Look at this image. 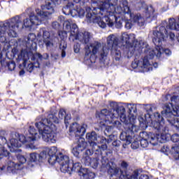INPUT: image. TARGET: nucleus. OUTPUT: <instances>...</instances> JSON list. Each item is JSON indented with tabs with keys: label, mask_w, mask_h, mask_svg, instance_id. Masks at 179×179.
I'll return each mask as SVG.
<instances>
[{
	"label": "nucleus",
	"mask_w": 179,
	"mask_h": 179,
	"mask_svg": "<svg viewBox=\"0 0 179 179\" xmlns=\"http://www.w3.org/2000/svg\"><path fill=\"white\" fill-rule=\"evenodd\" d=\"M79 47L80 45L78 43L74 45V52H76V54H78V52H79L80 51Z\"/></svg>",
	"instance_id": "obj_63"
},
{
	"label": "nucleus",
	"mask_w": 179,
	"mask_h": 179,
	"mask_svg": "<svg viewBox=\"0 0 179 179\" xmlns=\"http://www.w3.org/2000/svg\"><path fill=\"white\" fill-rule=\"evenodd\" d=\"M15 69L16 63L14 61L6 62V59H2V55H0V72H5L6 69L12 71Z\"/></svg>",
	"instance_id": "obj_25"
},
{
	"label": "nucleus",
	"mask_w": 179,
	"mask_h": 179,
	"mask_svg": "<svg viewBox=\"0 0 179 179\" xmlns=\"http://www.w3.org/2000/svg\"><path fill=\"white\" fill-rule=\"evenodd\" d=\"M93 153H94L93 150L87 149L85 150V156L83 157V163H84L85 166H90L92 161V158L90 156H92Z\"/></svg>",
	"instance_id": "obj_33"
},
{
	"label": "nucleus",
	"mask_w": 179,
	"mask_h": 179,
	"mask_svg": "<svg viewBox=\"0 0 179 179\" xmlns=\"http://www.w3.org/2000/svg\"><path fill=\"white\" fill-rule=\"evenodd\" d=\"M63 27H64L65 31L69 33L72 29V24H71L69 21H64L63 22Z\"/></svg>",
	"instance_id": "obj_47"
},
{
	"label": "nucleus",
	"mask_w": 179,
	"mask_h": 179,
	"mask_svg": "<svg viewBox=\"0 0 179 179\" xmlns=\"http://www.w3.org/2000/svg\"><path fill=\"white\" fill-rule=\"evenodd\" d=\"M122 41L125 43L127 48H139L141 47V43L135 38V34H123L122 35Z\"/></svg>",
	"instance_id": "obj_18"
},
{
	"label": "nucleus",
	"mask_w": 179,
	"mask_h": 179,
	"mask_svg": "<svg viewBox=\"0 0 179 179\" xmlns=\"http://www.w3.org/2000/svg\"><path fill=\"white\" fill-rule=\"evenodd\" d=\"M96 118L99 120H104L111 124L114 122V120H117V118H120L118 114L115 116V113H113V112L108 110V109H102L101 111L96 112Z\"/></svg>",
	"instance_id": "obj_17"
},
{
	"label": "nucleus",
	"mask_w": 179,
	"mask_h": 179,
	"mask_svg": "<svg viewBox=\"0 0 179 179\" xmlns=\"http://www.w3.org/2000/svg\"><path fill=\"white\" fill-rule=\"evenodd\" d=\"M37 40L41 41L43 40L46 47H51L54 45L52 43V38H51V34L47 31L45 28H41L39 32L37 34Z\"/></svg>",
	"instance_id": "obj_19"
},
{
	"label": "nucleus",
	"mask_w": 179,
	"mask_h": 179,
	"mask_svg": "<svg viewBox=\"0 0 179 179\" xmlns=\"http://www.w3.org/2000/svg\"><path fill=\"white\" fill-rule=\"evenodd\" d=\"M86 139L88 141L90 145H92V150L94 152V147L97 145V134L96 131H92L91 133H87Z\"/></svg>",
	"instance_id": "obj_29"
},
{
	"label": "nucleus",
	"mask_w": 179,
	"mask_h": 179,
	"mask_svg": "<svg viewBox=\"0 0 179 179\" xmlns=\"http://www.w3.org/2000/svg\"><path fill=\"white\" fill-rule=\"evenodd\" d=\"M74 3H80L82 6H85V3H89V0H73Z\"/></svg>",
	"instance_id": "obj_56"
},
{
	"label": "nucleus",
	"mask_w": 179,
	"mask_h": 179,
	"mask_svg": "<svg viewBox=\"0 0 179 179\" xmlns=\"http://www.w3.org/2000/svg\"><path fill=\"white\" fill-rule=\"evenodd\" d=\"M66 115V110H65V109L64 108H60L58 113L59 118H60V120H64Z\"/></svg>",
	"instance_id": "obj_50"
},
{
	"label": "nucleus",
	"mask_w": 179,
	"mask_h": 179,
	"mask_svg": "<svg viewBox=\"0 0 179 179\" xmlns=\"http://www.w3.org/2000/svg\"><path fill=\"white\" fill-rule=\"evenodd\" d=\"M148 136V141H150V143L152 145V146H156L159 143H166V142H167V134H161L160 135L149 132Z\"/></svg>",
	"instance_id": "obj_23"
},
{
	"label": "nucleus",
	"mask_w": 179,
	"mask_h": 179,
	"mask_svg": "<svg viewBox=\"0 0 179 179\" xmlns=\"http://www.w3.org/2000/svg\"><path fill=\"white\" fill-rule=\"evenodd\" d=\"M27 44L31 50H37V43H36V34H29L27 37Z\"/></svg>",
	"instance_id": "obj_31"
},
{
	"label": "nucleus",
	"mask_w": 179,
	"mask_h": 179,
	"mask_svg": "<svg viewBox=\"0 0 179 179\" xmlns=\"http://www.w3.org/2000/svg\"><path fill=\"white\" fill-rule=\"evenodd\" d=\"M8 143V141L6 140V138L1 136H0V146H3V145H6Z\"/></svg>",
	"instance_id": "obj_58"
},
{
	"label": "nucleus",
	"mask_w": 179,
	"mask_h": 179,
	"mask_svg": "<svg viewBox=\"0 0 179 179\" xmlns=\"http://www.w3.org/2000/svg\"><path fill=\"white\" fill-rule=\"evenodd\" d=\"M19 167H20V164L15 163L12 161H8V165H3L1 167L0 166V170L3 171L7 169V173H12L15 174L17 170H19Z\"/></svg>",
	"instance_id": "obj_26"
},
{
	"label": "nucleus",
	"mask_w": 179,
	"mask_h": 179,
	"mask_svg": "<svg viewBox=\"0 0 179 179\" xmlns=\"http://www.w3.org/2000/svg\"><path fill=\"white\" fill-rule=\"evenodd\" d=\"M99 127H100V128H104L105 127H107L106 122L107 120H99Z\"/></svg>",
	"instance_id": "obj_59"
},
{
	"label": "nucleus",
	"mask_w": 179,
	"mask_h": 179,
	"mask_svg": "<svg viewBox=\"0 0 179 179\" xmlns=\"http://www.w3.org/2000/svg\"><path fill=\"white\" fill-rule=\"evenodd\" d=\"M62 173H68L72 174V173H78L80 177H83L84 179H92L94 178V173L90 171L88 169L82 168V164L80 162H71L69 157V162H64L62 166L60 167Z\"/></svg>",
	"instance_id": "obj_7"
},
{
	"label": "nucleus",
	"mask_w": 179,
	"mask_h": 179,
	"mask_svg": "<svg viewBox=\"0 0 179 179\" xmlns=\"http://www.w3.org/2000/svg\"><path fill=\"white\" fill-rule=\"evenodd\" d=\"M122 6H123V10H124V15L126 13H129V11L131 10V8L128 6V1L124 0L122 1Z\"/></svg>",
	"instance_id": "obj_46"
},
{
	"label": "nucleus",
	"mask_w": 179,
	"mask_h": 179,
	"mask_svg": "<svg viewBox=\"0 0 179 179\" xmlns=\"http://www.w3.org/2000/svg\"><path fill=\"white\" fill-rule=\"evenodd\" d=\"M145 110H146L147 113L143 117H139L138 121L140 122V128L145 130L148 127H152L157 131V132H160V131H166V127L164 118L160 113H155L154 118L152 120V114L153 113V106L152 105H145Z\"/></svg>",
	"instance_id": "obj_2"
},
{
	"label": "nucleus",
	"mask_w": 179,
	"mask_h": 179,
	"mask_svg": "<svg viewBox=\"0 0 179 179\" xmlns=\"http://www.w3.org/2000/svg\"><path fill=\"white\" fill-rule=\"evenodd\" d=\"M55 124H59V119L55 114L49 113L47 118H43L41 122L35 123V127L44 142L48 143H55L57 142V127Z\"/></svg>",
	"instance_id": "obj_1"
},
{
	"label": "nucleus",
	"mask_w": 179,
	"mask_h": 179,
	"mask_svg": "<svg viewBox=\"0 0 179 179\" xmlns=\"http://www.w3.org/2000/svg\"><path fill=\"white\" fill-rule=\"evenodd\" d=\"M29 160L31 163H36V164H38V163H43L44 157L41 156V154L33 152L30 154Z\"/></svg>",
	"instance_id": "obj_35"
},
{
	"label": "nucleus",
	"mask_w": 179,
	"mask_h": 179,
	"mask_svg": "<svg viewBox=\"0 0 179 179\" xmlns=\"http://www.w3.org/2000/svg\"><path fill=\"white\" fill-rule=\"evenodd\" d=\"M55 3L53 2H48L45 6V11L41 10L40 8L36 9V15L41 19H45L50 15H52L55 12Z\"/></svg>",
	"instance_id": "obj_20"
},
{
	"label": "nucleus",
	"mask_w": 179,
	"mask_h": 179,
	"mask_svg": "<svg viewBox=\"0 0 179 179\" xmlns=\"http://www.w3.org/2000/svg\"><path fill=\"white\" fill-rule=\"evenodd\" d=\"M41 19L38 15H36L34 13L29 14V17L24 20V26L27 29L33 27V26H38L41 23Z\"/></svg>",
	"instance_id": "obj_24"
},
{
	"label": "nucleus",
	"mask_w": 179,
	"mask_h": 179,
	"mask_svg": "<svg viewBox=\"0 0 179 179\" xmlns=\"http://www.w3.org/2000/svg\"><path fill=\"white\" fill-rule=\"evenodd\" d=\"M155 8H153V6L152 5L147 6L145 8V13L147 19L152 17V16L155 15Z\"/></svg>",
	"instance_id": "obj_39"
},
{
	"label": "nucleus",
	"mask_w": 179,
	"mask_h": 179,
	"mask_svg": "<svg viewBox=\"0 0 179 179\" xmlns=\"http://www.w3.org/2000/svg\"><path fill=\"white\" fill-rule=\"evenodd\" d=\"M128 108L129 114H132V113L135 114L136 113H137L136 106H135V105L129 103V106H128Z\"/></svg>",
	"instance_id": "obj_51"
},
{
	"label": "nucleus",
	"mask_w": 179,
	"mask_h": 179,
	"mask_svg": "<svg viewBox=\"0 0 179 179\" xmlns=\"http://www.w3.org/2000/svg\"><path fill=\"white\" fill-rule=\"evenodd\" d=\"M52 29H55V30H58V29L61 27V24L57 21H55L52 23Z\"/></svg>",
	"instance_id": "obj_57"
},
{
	"label": "nucleus",
	"mask_w": 179,
	"mask_h": 179,
	"mask_svg": "<svg viewBox=\"0 0 179 179\" xmlns=\"http://www.w3.org/2000/svg\"><path fill=\"white\" fill-rule=\"evenodd\" d=\"M101 47V43L99 42H95L94 44L90 45V47L87 46L85 48V55L84 59L85 61H90L91 64H95L97 60V52H99V48ZM92 48V50H90Z\"/></svg>",
	"instance_id": "obj_15"
},
{
	"label": "nucleus",
	"mask_w": 179,
	"mask_h": 179,
	"mask_svg": "<svg viewBox=\"0 0 179 179\" xmlns=\"http://www.w3.org/2000/svg\"><path fill=\"white\" fill-rule=\"evenodd\" d=\"M75 2L69 3L66 7L63 8V13L64 15H71L73 17L78 16V7L76 8L71 9V6H75Z\"/></svg>",
	"instance_id": "obj_27"
},
{
	"label": "nucleus",
	"mask_w": 179,
	"mask_h": 179,
	"mask_svg": "<svg viewBox=\"0 0 179 179\" xmlns=\"http://www.w3.org/2000/svg\"><path fill=\"white\" fill-rule=\"evenodd\" d=\"M171 146L172 145H169L167 144H165L161 149V151L163 152V153H166V155H169L171 154Z\"/></svg>",
	"instance_id": "obj_44"
},
{
	"label": "nucleus",
	"mask_w": 179,
	"mask_h": 179,
	"mask_svg": "<svg viewBox=\"0 0 179 179\" xmlns=\"http://www.w3.org/2000/svg\"><path fill=\"white\" fill-rule=\"evenodd\" d=\"M110 106L117 114L121 122H125L126 124L128 122L127 115H125V108L123 106H120L117 102L112 101L110 103Z\"/></svg>",
	"instance_id": "obj_22"
},
{
	"label": "nucleus",
	"mask_w": 179,
	"mask_h": 179,
	"mask_svg": "<svg viewBox=\"0 0 179 179\" xmlns=\"http://www.w3.org/2000/svg\"><path fill=\"white\" fill-rule=\"evenodd\" d=\"M69 132L70 134H74L76 138L78 139L77 145L72 150V153L76 157L80 159L83 150L86 149V146L87 145V143H86L85 138H82L86 134V128L77 122H74L70 126Z\"/></svg>",
	"instance_id": "obj_5"
},
{
	"label": "nucleus",
	"mask_w": 179,
	"mask_h": 179,
	"mask_svg": "<svg viewBox=\"0 0 179 179\" xmlns=\"http://www.w3.org/2000/svg\"><path fill=\"white\" fill-rule=\"evenodd\" d=\"M131 143L132 149H138L139 148V141H134Z\"/></svg>",
	"instance_id": "obj_61"
},
{
	"label": "nucleus",
	"mask_w": 179,
	"mask_h": 179,
	"mask_svg": "<svg viewBox=\"0 0 179 179\" xmlns=\"http://www.w3.org/2000/svg\"><path fill=\"white\" fill-rule=\"evenodd\" d=\"M174 115H178L174 114L169 117H165V118H168L167 121H169L171 127H173L174 128H176V129H179V118L173 117L172 119H169V118H171L172 117H174Z\"/></svg>",
	"instance_id": "obj_38"
},
{
	"label": "nucleus",
	"mask_w": 179,
	"mask_h": 179,
	"mask_svg": "<svg viewBox=\"0 0 179 179\" xmlns=\"http://www.w3.org/2000/svg\"><path fill=\"white\" fill-rule=\"evenodd\" d=\"M166 109L161 112L163 117H171V115H179V109L175 110L174 108L170 107V105H165Z\"/></svg>",
	"instance_id": "obj_28"
},
{
	"label": "nucleus",
	"mask_w": 179,
	"mask_h": 179,
	"mask_svg": "<svg viewBox=\"0 0 179 179\" xmlns=\"http://www.w3.org/2000/svg\"><path fill=\"white\" fill-rule=\"evenodd\" d=\"M69 162V157L64 155L62 152H59L57 155H49L48 163L54 166L57 162L60 164V168L63 164Z\"/></svg>",
	"instance_id": "obj_21"
},
{
	"label": "nucleus",
	"mask_w": 179,
	"mask_h": 179,
	"mask_svg": "<svg viewBox=\"0 0 179 179\" xmlns=\"http://www.w3.org/2000/svg\"><path fill=\"white\" fill-rule=\"evenodd\" d=\"M152 41L155 45V49L157 51V58H167L171 55V50L169 48L163 49V41H166L169 38V34L164 27H161L159 30L153 31Z\"/></svg>",
	"instance_id": "obj_6"
},
{
	"label": "nucleus",
	"mask_w": 179,
	"mask_h": 179,
	"mask_svg": "<svg viewBox=\"0 0 179 179\" xmlns=\"http://www.w3.org/2000/svg\"><path fill=\"white\" fill-rule=\"evenodd\" d=\"M139 179H149V176L142 174L140 176Z\"/></svg>",
	"instance_id": "obj_64"
},
{
	"label": "nucleus",
	"mask_w": 179,
	"mask_h": 179,
	"mask_svg": "<svg viewBox=\"0 0 179 179\" xmlns=\"http://www.w3.org/2000/svg\"><path fill=\"white\" fill-rule=\"evenodd\" d=\"M178 95H173L171 97V103H178Z\"/></svg>",
	"instance_id": "obj_62"
},
{
	"label": "nucleus",
	"mask_w": 179,
	"mask_h": 179,
	"mask_svg": "<svg viewBox=\"0 0 179 179\" xmlns=\"http://www.w3.org/2000/svg\"><path fill=\"white\" fill-rule=\"evenodd\" d=\"M157 57V53L155 52L154 50H150L148 55L145 56L143 58H141L137 62L131 63V66L134 69H136V68H141L143 72H149V71H153V68L149 62V59H153L155 56Z\"/></svg>",
	"instance_id": "obj_13"
},
{
	"label": "nucleus",
	"mask_w": 179,
	"mask_h": 179,
	"mask_svg": "<svg viewBox=\"0 0 179 179\" xmlns=\"http://www.w3.org/2000/svg\"><path fill=\"white\" fill-rule=\"evenodd\" d=\"M128 167H129V164L126 161L123 160L120 162V179H138L139 177V171L135 170L132 173L128 172Z\"/></svg>",
	"instance_id": "obj_16"
},
{
	"label": "nucleus",
	"mask_w": 179,
	"mask_h": 179,
	"mask_svg": "<svg viewBox=\"0 0 179 179\" xmlns=\"http://www.w3.org/2000/svg\"><path fill=\"white\" fill-rule=\"evenodd\" d=\"M15 136L17 138H10V142L8 143L10 152H16L18 148H22V145H24V143H28L29 148H33L30 143L38 141L41 138V132H37V129L34 127L29 126L28 134L26 136L15 133Z\"/></svg>",
	"instance_id": "obj_3"
},
{
	"label": "nucleus",
	"mask_w": 179,
	"mask_h": 179,
	"mask_svg": "<svg viewBox=\"0 0 179 179\" xmlns=\"http://www.w3.org/2000/svg\"><path fill=\"white\" fill-rule=\"evenodd\" d=\"M143 134L147 136V138H142L140 141V145L141 148H148L149 146V142H150V140H149V133L143 131Z\"/></svg>",
	"instance_id": "obj_41"
},
{
	"label": "nucleus",
	"mask_w": 179,
	"mask_h": 179,
	"mask_svg": "<svg viewBox=\"0 0 179 179\" xmlns=\"http://www.w3.org/2000/svg\"><path fill=\"white\" fill-rule=\"evenodd\" d=\"M113 140L110 138H106L104 136L101 137L100 143H102L101 145H98L95 144L94 147V155L97 156H101V164L102 167H106L108 164L109 160H111L113 157V151L108 150V143H111Z\"/></svg>",
	"instance_id": "obj_8"
},
{
	"label": "nucleus",
	"mask_w": 179,
	"mask_h": 179,
	"mask_svg": "<svg viewBox=\"0 0 179 179\" xmlns=\"http://www.w3.org/2000/svg\"><path fill=\"white\" fill-rule=\"evenodd\" d=\"M112 124H113V127H115V128H117V129H120L121 127L122 126L121 122L115 120V119L113 120Z\"/></svg>",
	"instance_id": "obj_55"
},
{
	"label": "nucleus",
	"mask_w": 179,
	"mask_h": 179,
	"mask_svg": "<svg viewBox=\"0 0 179 179\" xmlns=\"http://www.w3.org/2000/svg\"><path fill=\"white\" fill-rule=\"evenodd\" d=\"M10 152L5 149V148H3L1 149V151H0V160H2L3 157H10Z\"/></svg>",
	"instance_id": "obj_42"
},
{
	"label": "nucleus",
	"mask_w": 179,
	"mask_h": 179,
	"mask_svg": "<svg viewBox=\"0 0 179 179\" xmlns=\"http://www.w3.org/2000/svg\"><path fill=\"white\" fill-rule=\"evenodd\" d=\"M18 59L20 62L22 61V66L26 68L27 71L31 73V72H32L34 69H36V68H40V62H38V59L43 61V55L38 52L33 54L31 56V61H34V63L28 64L27 67L26 65L27 61H29L28 53L21 52L20 55H18Z\"/></svg>",
	"instance_id": "obj_11"
},
{
	"label": "nucleus",
	"mask_w": 179,
	"mask_h": 179,
	"mask_svg": "<svg viewBox=\"0 0 179 179\" xmlns=\"http://www.w3.org/2000/svg\"><path fill=\"white\" fill-rule=\"evenodd\" d=\"M100 157H101V156L95 155V157L91 159V162H90L89 166L92 169H97V167H99Z\"/></svg>",
	"instance_id": "obj_40"
},
{
	"label": "nucleus",
	"mask_w": 179,
	"mask_h": 179,
	"mask_svg": "<svg viewBox=\"0 0 179 179\" xmlns=\"http://www.w3.org/2000/svg\"><path fill=\"white\" fill-rule=\"evenodd\" d=\"M17 158L19 163L21 164H24V163L27 162L26 157H24L23 155H18Z\"/></svg>",
	"instance_id": "obj_54"
},
{
	"label": "nucleus",
	"mask_w": 179,
	"mask_h": 179,
	"mask_svg": "<svg viewBox=\"0 0 179 179\" xmlns=\"http://www.w3.org/2000/svg\"><path fill=\"white\" fill-rule=\"evenodd\" d=\"M125 15V17H127V16L130 19V20L131 22H134V23H139L140 20H142V15H141V14L138 13V14H134L132 13V11H129V13H126Z\"/></svg>",
	"instance_id": "obj_36"
},
{
	"label": "nucleus",
	"mask_w": 179,
	"mask_h": 179,
	"mask_svg": "<svg viewBox=\"0 0 179 179\" xmlns=\"http://www.w3.org/2000/svg\"><path fill=\"white\" fill-rule=\"evenodd\" d=\"M124 22H125V25L124 27L125 29H127V30H131L132 29V21L129 18V17H125L124 14Z\"/></svg>",
	"instance_id": "obj_43"
},
{
	"label": "nucleus",
	"mask_w": 179,
	"mask_h": 179,
	"mask_svg": "<svg viewBox=\"0 0 179 179\" xmlns=\"http://www.w3.org/2000/svg\"><path fill=\"white\" fill-rule=\"evenodd\" d=\"M112 145L114 148H120V146H121V141L119 140H115L112 143Z\"/></svg>",
	"instance_id": "obj_60"
},
{
	"label": "nucleus",
	"mask_w": 179,
	"mask_h": 179,
	"mask_svg": "<svg viewBox=\"0 0 179 179\" xmlns=\"http://www.w3.org/2000/svg\"><path fill=\"white\" fill-rule=\"evenodd\" d=\"M171 155H179V145L171 146Z\"/></svg>",
	"instance_id": "obj_52"
},
{
	"label": "nucleus",
	"mask_w": 179,
	"mask_h": 179,
	"mask_svg": "<svg viewBox=\"0 0 179 179\" xmlns=\"http://www.w3.org/2000/svg\"><path fill=\"white\" fill-rule=\"evenodd\" d=\"M125 17L121 18V17H117L113 13V9L108 15H103L102 17H96L94 22L97 23L99 27L106 29L107 24L109 27L115 26L116 29H121L122 27V22H125Z\"/></svg>",
	"instance_id": "obj_10"
},
{
	"label": "nucleus",
	"mask_w": 179,
	"mask_h": 179,
	"mask_svg": "<svg viewBox=\"0 0 179 179\" xmlns=\"http://www.w3.org/2000/svg\"><path fill=\"white\" fill-rule=\"evenodd\" d=\"M60 48H62V58H65L66 57V52L65 50H66V44L62 46V44H60Z\"/></svg>",
	"instance_id": "obj_53"
},
{
	"label": "nucleus",
	"mask_w": 179,
	"mask_h": 179,
	"mask_svg": "<svg viewBox=\"0 0 179 179\" xmlns=\"http://www.w3.org/2000/svg\"><path fill=\"white\" fill-rule=\"evenodd\" d=\"M110 1L111 0H104V1L101 2L99 7L94 8L92 13L88 12L87 13V19H90V20H92H92H94V23H97L94 22L96 17H97L96 15H101V16H103V15H104V12H108V13H111L112 9H113V10H115V6L110 3Z\"/></svg>",
	"instance_id": "obj_12"
},
{
	"label": "nucleus",
	"mask_w": 179,
	"mask_h": 179,
	"mask_svg": "<svg viewBox=\"0 0 179 179\" xmlns=\"http://www.w3.org/2000/svg\"><path fill=\"white\" fill-rule=\"evenodd\" d=\"M64 118V124L66 125V128H68V127H69V122H71V120L72 119V117L71 116V114L67 113Z\"/></svg>",
	"instance_id": "obj_48"
},
{
	"label": "nucleus",
	"mask_w": 179,
	"mask_h": 179,
	"mask_svg": "<svg viewBox=\"0 0 179 179\" xmlns=\"http://www.w3.org/2000/svg\"><path fill=\"white\" fill-rule=\"evenodd\" d=\"M87 3H86L84 6L80 5V3H77V5L76 6V8H77V13H78V16H79V17H83V16H85V9H86V10H92V8L90 7L87 8Z\"/></svg>",
	"instance_id": "obj_34"
},
{
	"label": "nucleus",
	"mask_w": 179,
	"mask_h": 179,
	"mask_svg": "<svg viewBox=\"0 0 179 179\" xmlns=\"http://www.w3.org/2000/svg\"><path fill=\"white\" fill-rule=\"evenodd\" d=\"M58 36L61 40H65L68 37V31H59Z\"/></svg>",
	"instance_id": "obj_49"
},
{
	"label": "nucleus",
	"mask_w": 179,
	"mask_h": 179,
	"mask_svg": "<svg viewBox=\"0 0 179 179\" xmlns=\"http://www.w3.org/2000/svg\"><path fill=\"white\" fill-rule=\"evenodd\" d=\"M20 23H22L20 16L16 15L4 23L0 24V40L1 38H3L4 41L6 40V38L3 36L6 31L10 37H17L16 29H19Z\"/></svg>",
	"instance_id": "obj_9"
},
{
	"label": "nucleus",
	"mask_w": 179,
	"mask_h": 179,
	"mask_svg": "<svg viewBox=\"0 0 179 179\" xmlns=\"http://www.w3.org/2000/svg\"><path fill=\"white\" fill-rule=\"evenodd\" d=\"M112 165H109L108 169V174L110 176V178H113V177H117L120 173V169L119 167H117V165L114 164V162H110Z\"/></svg>",
	"instance_id": "obj_32"
},
{
	"label": "nucleus",
	"mask_w": 179,
	"mask_h": 179,
	"mask_svg": "<svg viewBox=\"0 0 179 179\" xmlns=\"http://www.w3.org/2000/svg\"><path fill=\"white\" fill-rule=\"evenodd\" d=\"M120 139L121 141H123L124 142H126L125 145H131L132 143V136L128 131L126 132H122L120 136Z\"/></svg>",
	"instance_id": "obj_37"
},
{
	"label": "nucleus",
	"mask_w": 179,
	"mask_h": 179,
	"mask_svg": "<svg viewBox=\"0 0 179 179\" xmlns=\"http://www.w3.org/2000/svg\"><path fill=\"white\" fill-rule=\"evenodd\" d=\"M47 150L48 156H57V152H58L57 147H51L50 148H48Z\"/></svg>",
	"instance_id": "obj_45"
},
{
	"label": "nucleus",
	"mask_w": 179,
	"mask_h": 179,
	"mask_svg": "<svg viewBox=\"0 0 179 179\" xmlns=\"http://www.w3.org/2000/svg\"><path fill=\"white\" fill-rule=\"evenodd\" d=\"M127 122H123V124H125V125H127V129L126 130L127 132H128V134H130L131 136H135V135H134V134H136V132H138V131H139V127L131 122H129V120L128 119V117H127Z\"/></svg>",
	"instance_id": "obj_30"
},
{
	"label": "nucleus",
	"mask_w": 179,
	"mask_h": 179,
	"mask_svg": "<svg viewBox=\"0 0 179 179\" xmlns=\"http://www.w3.org/2000/svg\"><path fill=\"white\" fill-rule=\"evenodd\" d=\"M70 37L69 40L72 41H75V40H78L83 44H88L90 41V33L79 32V28H78V25L76 24H72L71 29L69 31Z\"/></svg>",
	"instance_id": "obj_14"
},
{
	"label": "nucleus",
	"mask_w": 179,
	"mask_h": 179,
	"mask_svg": "<svg viewBox=\"0 0 179 179\" xmlns=\"http://www.w3.org/2000/svg\"><path fill=\"white\" fill-rule=\"evenodd\" d=\"M107 46H103L102 49L99 52V61L100 62H105L108 53L110 52L113 58L116 61L121 59V48L118 46L120 44V39L114 35H110L107 40Z\"/></svg>",
	"instance_id": "obj_4"
}]
</instances>
